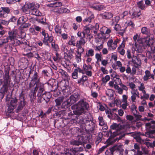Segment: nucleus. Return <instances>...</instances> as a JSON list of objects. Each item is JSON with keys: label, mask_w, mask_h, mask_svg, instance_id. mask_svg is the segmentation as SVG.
<instances>
[{"label": "nucleus", "mask_w": 155, "mask_h": 155, "mask_svg": "<svg viewBox=\"0 0 155 155\" xmlns=\"http://www.w3.org/2000/svg\"><path fill=\"white\" fill-rule=\"evenodd\" d=\"M102 17L105 19H108L112 18L113 14L110 12H105L101 15Z\"/></svg>", "instance_id": "393cba45"}, {"label": "nucleus", "mask_w": 155, "mask_h": 155, "mask_svg": "<svg viewBox=\"0 0 155 155\" xmlns=\"http://www.w3.org/2000/svg\"><path fill=\"white\" fill-rule=\"evenodd\" d=\"M64 99V97L61 96L55 99V101L56 103V106H59L60 105L61 103L63 102Z\"/></svg>", "instance_id": "bb28decb"}, {"label": "nucleus", "mask_w": 155, "mask_h": 155, "mask_svg": "<svg viewBox=\"0 0 155 155\" xmlns=\"http://www.w3.org/2000/svg\"><path fill=\"white\" fill-rule=\"evenodd\" d=\"M76 46L78 47L77 54H81L84 52V49L82 47L81 45H76Z\"/></svg>", "instance_id": "ea45409f"}, {"label": "nucleus", "mask_w": 155, "mask_h": 155, "mask_svg": "<svg viewBox=\"0 0 155 155\" xmlns=\"http://www.w3.org/2000/svg\"><path fill=\"white\" fill-rule=\"evenodd\" d=\"M125 46L124 44H122L120 45L119 48H118V52L122 55H124L125 53V50L123 49Z\"/></svg>", "instance_id": "7c9ffc66"}, {"label": "nucleus", "mask_w": 155, "mask_h": 155, "mask_svg": "<svg viewBox=\"0 0 155 155\" xmlns=\"http://www.w3.org/2000/svg\"><path fill=\"white\" fill-rule=\"evenodd\" d=\"M44 38L43 40V42L46 45H48V41H52V38L51 37H49L48 34H46L44 36Z\"/></svg>", "instance_id": "b1692460"}, {"label": "nucleus", "mask_w": 155, "mask_h": 155, "mask_svg": "<svg viewBox=\"0 0 155 155\" xmlns=\"http://www.w3.org/2000/svg\"><path fill=\"white\" fill-rule=\"evenodd\" d=\"M95 58L97 59V61H101L102 59V55L101 54L98 53L95 54Z\"/></svg>", "instance_id": "de8ad7c7"}, {"label": "nucleus", "mask_w": 155, "mask_h": 155, "mask_svg": "<svg viewBox=\"0 0 155 155\" xmlns=\"http://www.w3.org/2000/svg\"><path fill=\"white\" fill-rule=\"evenodd\" d=\"M36 20L39 22L41 23L42 24H45L46 22L45 19H44L43 17H40L39 18L36 19Z\"/></svg>", "instance_id": "37998d69"}, {"label": "nucleus", "mask_w": 155, "mask_h": 155, "mask_svg": "<svg viewBox=\"0 0 155 155\" xmlns=\"http://www.w3.org/2000/svg\"><path fill=\"white\" fill-rule=\"evenodd\" d=\"M72 75L74 79H77L78 77L77 70L75 69L74 71L72 73Z\"/></svg>", "instance_id": "6e6d98bb"}, {"label": "nucleus", "mask_w": 155, "mask_h": 155, "mask_svg": "<svg viewBox=\"0 0 155 155\" xmlns=\"http://www.w3.org/2000/svg\"><path fill=\"white\" fill-rule=\"evenodd\" d=\"M2 11L7 14H8L10 12V9L8 7H2L0 8V12H2Z\"/></svg>", "instance_id": "4c0bfd02"}, {"label": "nucleus", "mask_w": 155, "mask_h": 155, "mask_svg": "<svg viewBox=\"0 0 155 155\" xmlns=\"http://www.w3.org/2000/svg\"><path fill=\"white\" fill-rule=\"evenodd\" d=\"M80 96L78 93H75L71 96L69 99L72 104L78 101L80 98Z\"/></svg>", "instance_id": "4468645a"}, {"label": "nucleus", "mask_w": 155, "mask_h": 155, "mask_svg": "<svg viewBox=\"0 0 155 155\" xmlns=\"http://www.w3.org/2000/svg\"><path fill=\"white\" fill-rule=\"evenodd\" d=\"M133 39L135 42V50L139 53L142 52L145 46H149L150 45V39L149 38H139L137 34L134 36Z\"/></svg>", "instance_id": "f257e3e1"}, {"label": "nucleus", "mask_w": 155, "mask_h": 155, "mask_svg": "<svg viewBox=\"0 0 155 155\" xmlns=\"http://www.w3.org/2000/svg\"><path fill=\"white\" fill-rule=\"evenodd\" d=\"M83 151V147H76L71 149V151L75 154L78 152H82Z\"/></svg>", "instance_id": "a878e982"}, {"label": "nucleus", "mask_w": 155, "mask_h": 155, "mask_svg": "<svg viewBox=\"0 0 155 155\" xmlns=\"http://www.w3.org/2000/svg\"><path fill=\"white\" fill-rule=\"evenodd\" d=\"M110 79V77L109 75H107L104 78H103L102 79V81L104 83L107 82Z\"/></svg>", "instance_id": "3c124183"}, {"label": "nucleus", "mask_w": 155, "mask_h": 155, "mask_svg": "<svg viewBox=\"0 0 155 155\" xmlns=\"http://www.w3.org/2000/svg\"><path fill=\"white\" fill-rule=\"evenodd\" d=\"M72 104L69 99L64 101L62 104V107L64 108H68Z\"/></svg>", "instance_id": "c85d7f7f"}, {"label": "nucleus", "mask_w": 155, "mask_h": 155, "mask_svg": "<svg viewBox=\"0 0 155 155\" xmlns=\"http://www.w3.org/2000/svg\"><path fill=\"white\" fill-rule=\"evenodd\" d=\"M94 55V51L92 49H89L86 52L85 57L93 56Z\"/></svg>", "instance_id": "2f4dec72"}, {"label": "nucleus", "mask_w": 155, "mask_h": 155, "mask_svg": "<svg viewBox=\"0 0 155 155\" xmlns=\"http://www.w3.org/2000/svg\"><path fill=\"white\" fill-rule=\"evenodd\" d=\"M38 83H39L38 75V73L35 71L31 80L29 83V88H31L33 87L36 84Z\"/></svg>", "instance_id": "39448f33"}, {"label": "nucleus", "mask_w": 155, "mask_h": 155, "mask_svg": "<svg viewBox=\"0 0 155 155\" xmlns=\"http://www.w3.org/2000/svg\"><path fill=\"white\" fill-rule=\"evenodd\" d=\"M131 100L133 102H135L136 99V97H139V93L137 91V90H133L131 91Z\"/></svg>", "instance_id": "dca6fc26"}, {"label": "nucleus", "mask_w": 155, "mask_h": 155, "mask_svg": "<svg viewBox=\"0 0 155 155\" xmlns=\"http://www.w3.org/2000/svg\"><path fill=\"white\" fill-rule=\"evenodd\" d=\"M130 107L131 111L133 114H134L135 113H137V110H136L137 107L134 104H132Z\"/></svg>", "instance_id": "a18cd8bd"}, {"label": "nucleus", "mask_w": 155, "mask_h": 155, "mask_svg": "<svg viewBox=\"0 0 155 155\" xmlns=\"http://www.w3.org/2000/svg\"><path fill=\"white\" fill-rule=\"evenodd\" d=\"M137 5L138 7L142 9H143L145 8L144 5L143 3V1H141L137 3Z\"/></svg>", "instance_id": "49530a36"}, {"label": "nucleus", "mask_w": 155, "mask_h": 155, "mask_svg": "<svg viewBox=\"0 0 155 155\" xmlns=\"http://www.w3.org/2000/svg\"><path fill=\"white\" fill-rule=\"evenodd\" d=\"M36 84V86L34 88V90L36 91L38 89L37 96L38 97H39L41 96L42 93L44 90V85L40 83H38Z\"/></svg>", "instance_id": "6e6552de"}, {"label": "nucleus", "mask_w": 155, "mask_h": 155, "mask_svg": "<svg viewBox=\"0 0 155 155\" xmlns=\"http://www.w3.org/2000/svg\"><path fill=\"white\" fill-rule=\"evenodd\" d=\"M58 72L61 74L62 77L64 79H67L68 77V75L67 73L62 69H59L58 70Z\"/></svg>", "instance_id": "cd10ccee"}, {"label": "nucleus", "mask_w": 155, "mask_h": 155, "mask_svg": "<svg viewBox=\"0 0 155 155\" xmlns=\"http://www.w3.org/2000/svg\"><path fill=\"white\" fill-rule=\"evenodd\" d=\"M96 127L95 125L91 121L89 125L88 126V129L89 131L91 133H94L96 130Z\"/></svg>", "instance_id": "4be33fe9"}, {"label": "nucleus", "mask_w": 155, "mask_h": 155, "mask_svg": "<svg viewBox=\"0 0 155 155\" xmlns=\"http://www.w3.org/2000/svg\"><path fill=\"white\" fill-rule=\"evenodd\" d=\"M92 8L96 10L100 11L104 9V6L103 5H101L92 6Z\"/></svg>", "instance_id": "c9c22d12"}, {"label": "nucleus", "mask_w": 155, "mask_h": 155, "mask_svg": "<svg viewBox=\"0 0 155 155\" xmlns=\"http://www.w3.org/2000/svg\"><path fill=\"white\" fill-rule=\"evenodd\" d=\"M88 78L85 75L83 76L82 78H81L80 79H79L78 81V83H80L81 82L84 83L85 81L87 80Z\"/></svg>", "instance_id": "a19ab883"}, {"label": "nucleus", "mask_w": 155, "mask_h": 155, "mask_svg": "<svg viewBox=\"0 0 155 155\" xmlns=\"http://www.w3.org/2000/svg\"><path fill=\"white\" fill-rule=\"evenodd\" d=\"M145 136L147 137L150 138H153L154 137V136H153L148 131V132H146L145 134Z\"/></svg>", "instance_id": "13d9d810"}, {"label": "nucleus", "mask_w": 155, "mask_h": 155, "mask_svg": "<svg viewBox=\"0 0 155 155\" xmlns=\"http://www.w3.org/2000/svg\"><path fill=\"white\" fill-rule=\"evenodd\" d=\"M17 105V99L16 98H11L9 104L8 106V109L11 112L16 107Z\"/></svg>", "instance_id": "1a4fd4ad"}, {"label": "nucleus", "mask_w": 155, "mask_h": 155, "mask_svg": "<svg viewBox=\"0 0 155 155\" xmlns=\"http://www.w3.org/2000/svg\"><path fill=\"white\" fill-rule=\"evenodd\" d=\"M76 104L85 109H87L88 107V104L83 100H81Z\"/></svg>", "instance_id": "6ab92c4d"}, {"label": "nucleus", "mask_w": 155, "mask_h": 155, "mask_svg": "<svg viewBox=\"0 0 155 155\" xmlns=\"http://www.w3.org/2000/svg\"><path fill=\"white\" fill-rule=\"evenodd\" d=\"M111 154H113L114 152L116 151L114 155H123L124 150L123 148V145L118 143L110 148Z\"/></svg>", "instance_id": "7ed1b4c3"}, {"label": "nucleus", "mask_w": 155, "mask_h": 155, "mask_svg": "<svg viewBox=\"0 0 155 155\" xmlns=\"http://www.w3.org/2000/svg\"><path fill=\"white\" fill-rule=\"evenodd\" d=\"M30 12L32 15L37 16H39L41 15V13L38 10L35 8V6L33 4V6H31V8H30Z\"/></svg>", "instance_id": "2eb2a0df"}, {"label": "nucleus", "mask_w": 155, "mask_h": 155, "mask_svg": "<svg viewBox=\"0 0 155 155\" xmlns=\"http://www.w3.org/2000/svg\"><path fill=\"white\" fill-rule=\"evenodd\" d=\"M81 54H77L76 56V59L77 62L78 63L81 61Z\"/></svg>", "instance_id": "4d7b16f0"}, {"label": "nucleus", "mask_w": 155, "mask_h": 155, "mask_svg": "<svg viewBox=\"0 0 155 155\" xmlns=\"http://www.w3.org/2000/svg\"><path fill=\"white\" fill-rule=\"evenodd\" d=\"M8 85V84H5L4 83L3 87L1 88V91H2L3 92H7Z\"/></svg>", "instance_id": "8fccbe9b"}, {"label": "nucleus", "mask_w": 155, "mask_h": 155, "mask_svg": "<svg viewBox=\"0 0 155 155\" xmlns=\"http://www.w3.org/2000/svg\"><path fill=\"white\" fill-rule=\"evenodd\" d=\"M55 32L57 34H61V27L58 26H56L55 28Z\"/></svg>", "instance_id": "5fc2aeb1"}, {"label": "nucleus", "mask_w": 155, "mask_h": 155, "mask_svg": "<svg viewBox=\"0 0 155 155\" xmlns=\"http://www.w3.org/2000/svg\"><path fill=\"white\" fill-rule=\"evenodd\" d=\"M83 69L84 71H88L89 70L91 69L92 67L90 65H87L86 64H84L83 65Z\"/></svg>", "instance_id": "79ce46f5"}, {"label": "nucleus", "mask_w": 155, "mask_h": 155, "mask_svg": "<svg viewBox=\"0 0 155 155\" xmlns=\"http://www.w3.org/2000/svg\"><path fill=\"white\" fill-rule=\"evenodd\" d=\"M26 21V18H25L24 16L20 17L17 21L18 25H22Z\"/></svg>", "instance_id": "c756f323"}, {"label": "nucleus", "mask_w": 155, "mask_h": 155, "mask_svg": "<svg viewBox=\"0 0 155 155\" xmlns=\"http://www.w3.org/2000/svg\"><path fill=\"white\" fill-rule=\"evenodd\" d=\"M87 14L88 15L90 16L86 18L83 20V21L84 23H85L86 22H91V20L93 19L94 18V16L91 12H87Z\"/></svg>", "instance_id": "5701e85b"}, {"label": "nucleus", "mask_w": 155, "mask_h": 155, "mask_svg": "<svg viewBox=\"0 0 155 155\" xmlns=\"http://www.w3.org/2000/svg\"><path fill=\"white\" fill-rule=\"evenodd\" d=\"M62 5L61 2H57L54 3L53 7H58L61 6Z\"/></svg>", "instance_id": "bf43d9fd"}, {"label": "nucleus", "mask_w": 155, "mask_h": 155, "mask_svg": "<svg viewBox=\"0 0 155 155\" xmlns=\"http://www.w3.org/2000/svg\"><path fill=\"white\" fill-rule=\"evenodd\" d=\"M51 96L49 92H45L41 96L38 97V102L41 103L42 99L45 100L46 103H47L49 100V98H51Z\"/></svg>", "instance_id": "f8f14e48"}, {"label": "nucleus", "mask_w": 155, "mask_h": 155, "mask_svg": "<svg viewBox=\"0 0 155 155\" xmlns=\"http://www.w3.org/2000/svg\"><path fill=\"white\" fill-rule=\"evenodd\" d=\"M10 78L9 76V72L8 71H5L4 77V83L5 84H9L10 82Z\"/></svg>", "instance_id": "412c9836"}, {"label": "nucleus", "mask_w": 155, "mask_h": 155, "mask_svg": "<svg viewBox=\"0 0 155 155\" xmlns=\"http://www.w3.org/2000/svg\"><path fill=\"white\" fill-rule=\"evenodd\" d=\"M141 14L140 12H134L132 14V15L133 16V17H139L140 15Z\"/></svg>", "instance_id": "052dcab7"}, {"label": "nucleus", "mask_w": 155, "mask_h": 155, "mask_svg": "<svg viewBox=\"0 0 155 155\" xmlns=\"http://www.w3.org/2000/svg\"><path fill=\"white\" fill-rule=\"evenodd\" d=\"M17 35V31L16 30H12L8 32L9 36L6 39L5 42H8L9 40L12 41L15 38Z\"/></svg>", "instance_id": "9d476101"}, {"label": "nucleus", "mask_w": 155, "mask_h": 155, "mask_svg": "<svg viewBox=\"0 0 155 155\" xmlns=\"http://www.w3.org/2000/svg\"><path fill=\"white\" fill-rule=\"evenodd\" d=\"M141 31L142 33L143 34H146L148 36H149L150 35L149 29L146 27H143L141 29Z\"/></svg>", "instance_id": "72a5a7b5"}, {"label": "nucleus", "mask_w": 155, "mask_h": 155, "mask_svg": "<svg viewBox=\"0 0 155 155\" xmlns=\"http://www.w3.org/2000/svg\"><path fill=\"white\" fill-rule=\"evenodd\" d=\"M129 86L130 88H131L132 90H135L134 89L136 87L135 84L133 82H131L129 83Z\"/></svg>", "instance_id": "69168bd1"}, {"label": "nucleus", "mask_w": 155, "mask_h": 155, "mask_svg": "<svg viewBox=\"0 0 155 155\" xmlns=\"http://www.w3.org/2000/svg\"><path fill=\"white\" fill-rule=\"evenodd\" d=\"M78 37H81L79 40L77 41L76 45H83L87 42V40L85 38V33L84 31H78L77 33Z\"/></svg>", "instance_id": "20e7f679"}, {"label": "nucleus", "mask_w": 155, "mask_h": 155, "mask_svg": "<svg viewBox=\"0 0 155 155\" xmlns=\"http://www.w3.org/2000/svg\"><path fill=\"white\" fill-rule=\"evenodd\" d=\"M12 41V43L14 46H16L19 45L20 44H21V43L20 41L15 38L13 40V41Z\"/></svg>", "instance_id": "58836bf2"}, {"label": "nucleus", "mask_w": 155, "mask_h": 155, "mask_svg": "<svg viewBox=\"0 0 155 155\" xmlns=\"http://www.w3.org/2000/svg\"><path fill=\"white\" fill-rule=\"evenodd\" d=\"M125 136V134H122L119 136L118 137H117L114 140H112L111 142L110 143H108L110 144H112L113 143L115 142L117 140H118L121 139H122V138L124 137Z\"/></svg>", "instance_id": "e433bc0d"}, {"label": "nucleus", "mask_w": 155, "mask_h": 155, "mask_svg": "<svg viewBox=\"0 0 155 155\" xmlns=\"http://www.w3.org/2000/svg\"><path fill=\"white\" fill-rule=\"evenodd\" d=\"M132 62L134 64L136 67L140 66L141 64L140 59L136 56H133L132 58Z\"/></svg>", "instance_id": "f3484780"}, {"label": "nucleus", "mask_w": 155, "mask_h": 155, "mask_svg": "<svg viewBox=\"0 0 155 155\" xmlns=\"http://www.w3.org/2000/svg\"><path fill=\"white\" fill-rule=\"evenodd\" d=\"M72 152L71 149L65 148L64 149L63 155H72Z\"/></svg>", "instance_id": "f704fd0d"}, {"label": "nucleus", "mask_w": 155, "mask_h": 155, "mask_svg": "<svg viewBox=\"0 0 155 155\" xmlns=\"http://www.w3.org/2000/svg\"><path fill=\"white\" fill-rule=\"evenodd\" d=\"M123 128V126L120 124H117L116 123H114L110 126L111 129L115 130L117 131L120 130Z\"/></svg>", "instance_id": "aec40b11"}, {"label": "nucleus", "mask_w": 155, "mask_h": 155, "mask_svg": "<svg viewBox=\"0 0 155 155\" xmlns=\"http://www.w3.org/2000/svg\"><path fill=\"white\" fill-rule=\"evenodd\" d=\"M31 6H33V3H29L26 4L24 5L22 8V11L25 13L28 14L30 12V11H29V9H30L31 8Z\"/></svg>", "instance_id": "a211bd4d"}, {"label": "nucleus", "mask_w": 155, "mask_h": 155, "mask_svg": "<svg viewBox=\"0 0 155 155\" xmlns=\"http://www.w3.org/2000/svg\"><path fill=\"white\" fill-rule=\"evenodd\" d=\"M141 148L143 153L145 154H147L148 153V151L145 147H144L143 146H141Z\"/></svg>", "instance_id": "e2e57ef3"}, {"label": "nucleus", "mask_w": 155, "mask_h": 155, "mask_svg": "<svg viewBox=\"0 0 155 155\" xmlns=\"http://www.w3.org/2000/svg\"><path fill=\"white\" fill-rule=\"evenodd\" d=\"M72 107H74L75 108V109L74 112V114H75L80 115L84 112L85 109L82 108L81 107L79 106L77 104H75L74 106H72Z\"/></svg>", "instance_id": "ddd939ff"}, {"label": "nucleus", "mask_w": 155, "mask_h": 155, "mask_svg": "<svg viewBox=\"0 0 155 155\" xmlns=\"http://www.w3.org/2000/svg\"><path fill=\"white\" fill-rule=\"evenodd\" d=\"M97 107L101 111H104L105 110L104 107L103 106V105L100 102L97 103Z\"/></svg>", "instance_id": "c03bdc74"}, {"label": "nucleus", "mask_w": 155, "mask_h": 155, "mask_svg": "<svg viewBox=\"0 0 155 155\" xmlns=\"http://www.w3.org/2000/svg\"><path fill=\"white\" fill-rule=\"evenodd\" d=\"M118 41V40L117 39H116L114 42L112 39L109 40L107 42L109 49L110 50L115 49L117 46V44Z\"/></svg>", "instance_id": "9b49d317"}, {"label": "nucleus", "mask_w": 155, "mask_h": 155, "mask_svg": "<svg viewBox=\"0 0 155 155\" xmlns=\"http://www.w3.org/2000/svg\"><path fill=\"white\" fill-rule=\"evenodd\" d=\"M98 120L99 121V125L102 126L104 125L105 123L103 120V118L102 117L99 116L98 117Z\"/></svg>", "instance_id": "09e8293b"}, {"label": "nucleus", "mask_w": 155, "mask_h": 155, "mask_svg": "<svg viewBox=\"0 0 155 155\" xmlns=\"http://www.w3.org/2000/svg\"><path fill=\"white\" fill-rule=\"evenodd\" d=\"M136 151L134 149H132L130 150L129 151L128 154V155H135Z\"/></svg>", "instance_id": "774afa93"}, {"label": "nucleus", "mask_w": 155, "mask_h": 155, "mask_svg": "<svg viewBox=\"0 0 155 155\" xmlns=\"http://www.w3.org/2000/svg\"><path fill=\"white\" fill-rule=\"evenodd\" d=\"M36 91L34 90L33 91H31L29 94V96L31 98V101H33L36 98Z\"/></svg>", "instance_id": "473e14b6"}, {"label": "nucleus", "mask_w": 155, "mask_h": 155, "mask_svg": "<svg viewBox=\"0 0 155 155\" xmlns=\"http://www.w3.org/2000/svg\"><path fill=\"white\" fill-rule=\"evenodd\" d=\"M152 53L150 51H148L146 53L147 57L149 59H151L153 56Z\"/></svg>", "instance_id": "0e129e2a"}, {"label": "nucleus", "mask_w": 155, "mask_h": 155, "mask_svg": "<svg viewBox=\"0 0 155 155\" xmlns=\"http://www.w3.org/2000/svg\"><path fill=\"white\" fill-rule=\"evenodd\" d=\"M21 94L19 97V103L17 108L16 110V112H18L20 110L22 109L24 107L25 105V101L24 99V96Z\"/></svg>", "instance_id": "0eeeda50"}, {"label": "nucleus", "mask_w": 155, "mask_h": 155, "mask_svg": "<svg viewBox=\"0 0 155 155\" xmlns=\"http://www.w3.org/2000/svg\"><path fill=\"white\" fill-rule=\"evenodd\" d=\"M103 48V45L101 44L100 46H97L95 47V50L100 51Z\"/></svg>", "instance_id": "338daca9"}, {"label": "nucleus", "mask_w": 155, "mask_h": 155, "mask_svg": "<svg viewBox=\"0 0 155 155\" xmlns=\"http://www.w3.org/2000/svg\"><path fill=\"white\" fill-rule=\"evenodd\" d=\"M101 33L97 35L98 38L104 39L108 38L110 36L109 34L111 32V29L106 27L104 26L101 29Z\"/></svg>", "instance_id": "f03ea898"}, {"label": "nucleus", "mask_w": 155, "mask_h": 155, "mask_svg": "<svg viewBox=\"0 0 155 155\" xmlns=\"http://www.w3.org/2000/svg\"><path fill=\"white\" fill-rule=\"evenodd\" d=\"M114 29L116 31H120L122 30L123 29L121 28L118 24H115L114 27Z\"/></svg>", "instance_id": "864d4df0"}, {"label": "nucleus", "mask_w": 155, "mask_h": 155, "mask_svg": "<svg viewBox=\"0 0 155 155\" xmlns=\"http://www.w3.org/2000/svg\"><path fill=\"white\" fill-rule=\"evenodd\" d=\"M84 138L83 137L79 136L76 140H72L70 142L71 144L73 145L79 146V145H84Z\"/></svg>", "instance_id": "423d86ee"}, {"label": "nucleus", "mask_w": 155, "mask_h": 155, "mask_svg": "<svg viewBox=\"0 0 155 155\" xmlns=\"http://www.w3.org/2000/svg\"><path fill=\"white\" fill-rule=\"evenodd\" d=\"M109 145L108 144H107L105 146L102 147L101 148H100L98 151L97 154H99L103 152L105 148H107Z\"/></svg>", "instance_id": "603ef678"}, {"label": "nucleus", "mask_w": 155, "mask_h": 155, "mask_svg": "<svg viewBox=\"0 0 155 155\" xmlns=\"http://www.w3.org/2000/svg\"><path fill=\"white\" fill-rule=\"evenodd\" d=\"M31 26L29 23H24L21 25V27L23 28H29Z\"/></svg>", "instance_id": "680f3d73"}]
</instances>
